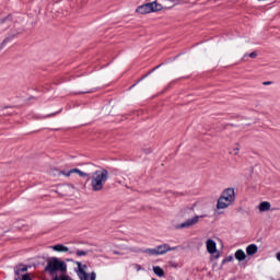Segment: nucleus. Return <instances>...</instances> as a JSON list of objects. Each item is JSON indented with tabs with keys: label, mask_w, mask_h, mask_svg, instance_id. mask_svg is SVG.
<instances>
[{
	"label": "nucleus",
	"mask_w": 280,
	"mask_h": 280,
	"mask_svg": "<svg viewBox=\"0 0 280 280\" xmlns=\"http://www.w3.org/2000/svg\"><path fill=\"white\" fill-rule=\"evenodd\" d=\"M109 178L108 170L102 168L92 173L89 178H86V183H91L92 191H102L104 189V185H106Z\"/></svg>",
	"instance_id": "1"
},
{
	"label": "nucleus",
	"mask_w": 280,
	"mask_h": 280,
	"mask_svg": "<svg viewBox=\"0 0 280 280\" xmlns=\"http://www.w3.org/2000/svg\"><path fill=\"white\" fill-rule=\"evenodd\" d=\"M235 202V188H225L217 201V209H226Z\"/></svg>",
	"instance_id": "2"
},
{
	"label": "nucleus",
	"mask_w": 280,
	"mask_h": 280,
	"mask_svg": "<svg viewBox=\"0 0 280 280\" xmlns=\"http://www.w3.org/2000/svg\"><path fill=\"white\" fill-rule=\"evenodd\" d=\"M66 272L67 271V265L65 261L59 260L58 258L54 257L50 258L47 261L46 266V272H49V275H54V272Z\"/></svg>",
	"instance_id": "3"
},
{
	"label": "nucleus",
	"mask_w": 280,
	"mask_h": 280,
	"mask_svg": "<svg viewBox=\"0 0 280 280\" xmlns=\"http://www.w3.org/2000/svg\"><path fill=\"white\" fill-rule=\"evenodd\" d=\"M163 10V4L158 3L156 1H152L149 3H144L142 5H139L136 9V12L138 14H152V12H161Z\"/></svg>",
	"instance_id": "4"
},
{
	"label": "nucleus",
	"mask_w": 280,
	"mask_h": 280,
	"mask_svg": "<svg viewBox=\"0 0 280 280\" xmlns=\"http://www.w3.org/2000/svg\"><path fill=\"white\" fill-rule=\"evenodd\" d=\"M77 264L78 268L75 269V272L81 280H95L97 279V273L95 271H92L90 275L85 271L88 266L82 265L80 261H74Z\"/></svg>",
	"instance_id": "5"
},
{
	"label": "nucleus",
	"mask_w": 280,
	"mask_h": 280,
	"mask_svg": "<svg viewBox=\"0 0 280 280\" xmlns=\"http://www.w3.org/2000/svg\"><path fill=\"white\" fill-rule=\"evenodd\" d=\"M178 247H171L170 244H162L156 246L155 248H147L144 249L145 255L150 257L154 255H165V253H170V250H176Z\"/></svg>",
	"instance_id": "6"
},
{
	"label": "nucleus",
	"mask_w": 280,
	"mask_h": 280,
	"mask_svg": "<svg viewBox=\"0 0 280 280\" xmlns=\"http://www.w3.org/2000/svg\"><path fill=\"white\" fill-rule=\"evenodd\" d=\"M200 218H207V214H205V215H195L191 219H187L185 222L175 225V229H177V230L190 229V226H195V224H198Z\"/></svg>",
	"instance_id": "7"
},
{
	"label": "nucleus",
	"mask_w": 280,
	"mask_h": 280,
	"mask_svg": "<svg viewBox=\"0 0 280 280\" xmlns=\"http://www.w3.org/2000/svg\"><path fill=\"white\" fill-rule=\"evenodd\" d=\"M206 248L210 255H215V253H218V244L215 243V241H213V238L207 240Z\"/></svg>",
	"instance_id": "8"
},
{
	"label": "nucleus",
	"mask_w": 280,
	"mask_h": 280,
	"mask_svg": "<svg viewBox=\"0 0 280 280\" xmlns=\"http://www.w3.org/2000/svg\"><path fill=\"white\" fill-rule=\"evenodd\" d=\"M163 65H165V62H162L158 66H155L153 69H151L149 72H147L144 75H142L137 82L138 84L140 82H143V80H145V78H149L150 75H152V73H154V71H156L158 69H161V67H163Z\"/></svg>",
	"instance_id": "9"
},
{
	"label": "nucleus",
	"mask_w": 280,
	"mask_h": 280,
	"mask_svg": "<svg viewBox=\"0 0 280 280\" xmlns=\"http://www.w3.org/2000/svg\"><path fill=\"white\" fill-rule=\"evenodd\" d=\"M257 250H259V247H257L256 244H249L246 247V255H248V257H253V255H257Z\"/></svg>",
	"instance_id": "10"
},
{
	"label": "nucleus",
	"mask_w": 280,
	"mask_h": 280,
	"mask_svg": "<svg viewBox=\"0 0 280 280\" xmlns=\"http://www.w3.org/2000/svg\"><path fill=\"white\" fill-rule=\"evenodd\" d=\"M71 174H77L80 178H89L91 174L81 171L80 168H71Z\"/></svg>",
	"instance_id": "11"
},
{
	"label": "nucleus",
	"mask_w": 280,
	"mask_h": 280,
	"mask_svg": "<svg viewBox=\"0 0 280 280\" xmlns=\"http://www.w3.org/2000/svg\"><path fill=\"white\" fill-rule=\"evenodd\" d=\"M234 257L237 261H244L246 259V253L244 249H237L234 254Z\"/></svg>",
	"instance_id": "12"
},
{
	"label": "nucleus",
	"mask_w": 280,
	"mask_h": 280,
	"mask_svg": "<svg viewBox=\"0 0 280 280\" xmlns=\"http://www.w3.org/2000/svg\"><path fill=\"white\" fill-rule=\"evenodd\" d=\"M270 207L271 205L269 201H262L259 203L258 209L260 212H266V211H270Z\"/></svg>",
	"instance_id": "13"
},
{
	"label": "nucleus",
	"mask_w": 280,
	"mask_h": 280,
	"mask_svg": "<svg viewBox=\"0 0 280 280\" xmlns=\"http://www.w3.org/2000/svg\"><path fill=\"white\" fill-rule=\"evenodd\" d=\"M52 250H56L57 253H69V247L58 244L52 246Z\"/></svg>",
	"instance_id": "14"
},
{
	"label": "nucleus",
	"mask_w": 280,
	"mask_h": 280,
	"mask_svg": "<svg viewBox=\"0 0 280 280\" xmlns=\"http://www.w3.org/2000/svg\"><path fill=\"white\" fill-rule=\"evenodd\" d=\"M153 272L156 277H165V271L160 266H153Z\"/></svg>",
	"instance_id": "15"
},
{
	"label": "nucleus",
	"mask_w": 280,
	"mask_h": 280,
	"mask_svg": "<svg viewBox=\"0 0 280 280\" xmlns=\"http://www.w3.org/2000/svg\"><path fill=\"white\" fill-rule=\"evenodd\" d=\"M19 272H27V267H25L24 265H20L19 267H16L15 269V280H19Z\"/></svg>",
	"instance_id": "16"
},
{
	"label": "nucleus",
	"mask_w": 280,
	"mask_h": 280,
	"mask_svg": "<svg viewBox=\"0 0 280 280\" xmlns=\"http://www.w3.org/2000/svg\"><path fill=\"white\" fill-rule=\"evenodd\" d=\"M77 257H86V255H89V252L84 250V249H77L75 252Z\"/></svg>",
	"instance_id": "17"
},
{
	"label": "nucleus",
	"mask_w": 280,
	"mask_h": 280,
	"mask_svg": "<svg viewBox=\"0 0 280 280\" xmlns=\"http://www.w3.org/2000/svg\"><path fill=\"white\" fill-rule=\"evenodd\" d=\"M230 261H233V256H226L222 262H221V266H224V264H229Z\"/></svg>",
	"instance_id": "18"
},
{
	"label": "nucleus",
	"mask_w": 280,
	"mask_h": 280,
	"mask_svg": "<svg viewBox=\"0 0 280 280\" xmlns=\"http://www.w3.org/2000/svg\"><path fill=\"white\" fill-rule=\"evenodd\" d=\"M54 280H69V277H66V276L55 277Z\"/></svg>",
	"instance_id": "19"
},
{
	"label": "nucleus",
	"mask_w": 280,
	"mask_h": 280,
	"mask_svg": "<svg viewBox=\"0 0 280 280\" xmlns=\"http://www.w3.org/2000/svg\"><path fill=\"white\" fill-rule=\"evenodd\" d=\"M144 154H152V149L151 148H145L143 149Z\"/></svg>",
	"instance_id": "20"
},
{
	"label": "nucleus",
	"mask_w": 280,
	"mask_h": 280,
	"mask_svg": "<svg viewBox=\"0 0 280 280\" xmlns=\"http://www.w3.org/2000/svg\"><path fill=\"white\" fill-rule=\"evenodd\" d=\"M248 57H249V58H253V59L257 58V51L250 52V54L248 55Z\"/></svg>",
	"instance_id": "21"
},
{
	"label": "nucleus",
	"mask_w": 280,
	"mask_h": 280,
	"mask_svg": "<svg viewBox=\"0 0 280 280\" xmlns=\"http://www.w3.org/2000/svg\"><path fill=\"white\" fill-rule=\"evenodd\" d=\"M22 280H32V278H30V275H22Z\"/></svg>",
	"instance_id": "22"
},
{
	"label": "nucleus",
	"mask_w": 280,
	"mask_h": 280,
	"mask_svg": "<svg viewBox=\"0 0 280 280\" xmlns=\"http://www.w3.org/2000/svg\"><path fill=\"white\" fill-rule=\"evenodd\" d=\"M170 266H172V268H178V264L175 261H170Z\"/></svg>",
	"instance_id": "23"
},
{
	"label": "nucleus",
	"mask_w": 280,
	"mask_h": 280,
	"mask_svg": "<svg viewBox=\"0 0 280 280\" xmlns=\"http://www.w3.org/2000/svg\"><path fill=\"white\" fill-rule=\"evenodd\" d=\"M234 154H237L240 152V143H236V148H234Z\"/></svg>",
	"instance_id": "24"
},
{
	"label": "nucleus",
	"mask_w": 280,
	"mask_h": 280,
	"mask_svg": "<svg viewBox=\"0 0 280 280\" xmlns=\"http://www.w3.org/2000/svg\"><path fill=\"white\" fill-rule=\"evenodd\" d=\"M262 84L264 86H269V84H272V81H265Z\"/></svg>",
	"instance_id": "25"
},
{
	"label": "nucleus",
	"mask_w": 280,
	"mask_h": 280,
	"mask_svg": "<svg viewBox=\"0 0 280 280\" xmlns=\"http://www.w3.org/2000/svg\"><path fill=\"white\" fill-rule=\"evenodd\" d=\"M137 84H139L138 81H137L136 83H133V84L129 88V91H132V89H135V86H137Z\"/></svg>",
	"instance_id": "26"
},
{
	"label": "nucleus",
	"mask_w": 280,
	"mask_h": 280,
	"mask_svg": "<svg viewBox=\"0 0 280 280\" xmlns=\"http://www.w3.org/2000/svg\"><path fill=\"white\" fill-rule=\"evenodd\" d=\"M214 259H220V252H217V253H215Z\"/></svg>",
	"instance_id": "27"
},
{
	"label": "nucleus",
	"mask_w": 280,
	"mask_h": 280,
	"mask_svg": "<svg viewBox=\"0 0 280 280\" xmlns=\"http://www.w3.org/2000/svg\"><path fill=\"white\" fill-rule=\"evenodd\" d=\"M54 172H55V173H54L55 175H56V174H63V175H65V173H60V171H54Z\"/></svg>",
	"instance_id": "28"
},
{
	"label": "nucleus",
	"mask_w": 280,
	"mask_h": 280,
	"mask_svg": "<svg viewBox=\"0 0 280 280\" xmlns=\"http://www.w3.org/2000/svg\"><path fill=\"white\" fill-rule=\"evenodd\" d=\"M66 176H71V171H69V172L66 174Z\"/></svg>",
	"instance_id": "29"
},
{
	"label": "nucleus",
	"mask_w": 280,
	"mask_h": 280,
	"mask_svg": "<svg viewBox=\"0 0 280 280\" xmlns=\"http://www.w3.org/2000/svg\"><path fill=\"white\" fill-rule=\"evenodd\" d=\"M18 277H20V278L23 277V272H19V276H18Z\"/></svg>",
	"instance_id": "30"
},
{
	"label": "nucleus",
	"mask_w": 280,
	"mask_h": 280,
	"mask_svg": "<svg viewBox=\"0 0 280 280\" xmlns=\"http://www.w3.org/2000/svg\"><path fill=\"white\" fill-rule=\"evenodd\" d=\"M138 270H141V265H137Z\"/></svg>",
	"instance_id": "31"
},
{
	"label": "nucleus",
	"mask_w": 280,
	"mask_h": 280,
	"mask_svg": "<svg viewBox=\"0 0 280 280\" xmlns=\"http://www.w3.org/2000/svg\"><path fill=\"white\" fill-rule=\"evenodd\" d=\"M94 91L93 90H90V91H88L86 93H93Z\"/></svg>",
	"instance_id": "32"
}]
</instances>
